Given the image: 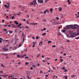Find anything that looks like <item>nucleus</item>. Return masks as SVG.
Returning a JSON list of instances; mask_svg holds the SVG:
<instances>
[{
  "mask_svg": "<svg viewBox=\"0 0 79 79\" xmlns=\"http://www.w3.org/2000/svg\"><path fill=\"white\" fill-rule=\"evenodd\" d=\"M42 43H43V42H40V44H41V45H42Z\"/></svg>",
  "mask_w": 79,
  "mask_h": 79,
  "instance_id": "53",
  "label": "nucleus"
},
{
  "mask_svg": "<svg viewBox=\"0 0 79 79\" xmlns=\"http://www.w3.org/2000/svg\"><path fill=\"white\" fill-rule=\"evenodd\" d=\"M1 66H2L3 68H4V66H3V64H1Z\"/></svg>",
  "mask_w": 79,
  "mask_h": 79,
  "instance_id": "43",
  "label": "nucleus"
},
{
  "mask_svg": "<svg viewBox=\"0 0 79 79\" xmlns=\"http://www.w3.org/2000/svg\"><path fill=\"white\" fill-rule=\"evenodd\" d=\"M17 55V57H18V58H19V56L20 55L19 54H18Z\"/></svg>",
  "mask_w": 79,
  "mask_h": 79,
  "instance_id": "40",
  "label": "nucleus"
},
{
  "mask_svg": "<svg viewBox=\"0 0 79 79\" xmlns=\"http://www.w3.org/2000/svg\"><path fill=\"white\" fill-rule=\"evenodd\" d=\"M27 79H31V77H29V75H28V73H27Z\"/></svg>",
  "mask_w": 79,
  "mask_h": 79,
  "instance_id": "14",
  "label": "nucleus"
},
{
  "mask_svg": "<svg viewBox=\"0 0 79 79\" xmlns=\"http://www.w3.org/2000/svg\"><path fill=\"white\" fill-rule=\"evenodd\" d=\"M33 2H31L30 3V5H31V6L33 5Z\"/></svg>",
  "mask_w": 79,
  "mask_h": 79,
  "instance_id": "16",
  "label": "nucleus"
},
{
  "mask_svg": "<svg viewBox=\"0 0 79 79\" xmlns=\"http://www.w3.org/2000/svg\"><path fill=\"white\" fill-rule=\"evenodd\" d=\"M4 21H5V20H2V23H3V22H4Z\"/></svg>",
  "mask_w": 79,
  "mask_h": 79,
  "instance_id": "59",
  "label": "nucleus"
},
{
  "mask_svg": "<svg viewBox=\"0 0 79 79\" xmlns=\"http://www.w3.org/2000/svg\"><path fill=\"white\" fill-rule=\"evenodd\" d=\"M25 28H26V29H27V28H29V27H25Z\"/></svg>",
  "mask_w": 79,
  "mask_h": 79,
  "instance_id": "51",
  "label": "nucleus"
},
{
  "mask_svg": "<svg viewBox=\"0 0 79 79\" xmlns=\"http://www.w3.org/2000/svg\"><path fill=\"white\" fill-rule=\"evenodd\" d=\"M29 64V63L28 62H26V64Z\"/></svg>",
  "mask_w": 79,
  "mask_h": 79,
  "instance_id": "42",
  "label": "nucleus"
},
{
  "mask_svg": "<svg viewBox=\"0 0 79 79\" xmlns=\"http://www.w3.org/2000/svg\"><path fill=\"white\" fill-rule=\"evenodd\" d=\"M56 19H57L58 20H59V18L58 17H56Z\"/></svg>",
  "mask_w": 79,
  "mask_h": 79,
  "instance_id": "44",
  "label": "nucleus"
},
{
  "mask_svg": "<svg viewBox=\"0 0 79 79\" xmlns=\"http://www.w3.org/2000/svg\"><path fill=\"white\" fill-rule=\"evenodd\" d=\"M51 42H52L50 41H48V44H50V43H51Z\"/></svg>",
  "mask_w": 79,
  "mask_h": 79,
  "instance_id": "24",
  "label": "nucleus"
},
{
  "mask_svg": "<svg viewBox=\"0 0 79 79\" xmlns=\"http://www.w3.org/2000/svg\"><path fill=\"white\" fill-rule=\"evenodd\" d=\"M67 2H68L69 4H71V2H69V0H68Z\"/></svg>",
  "mask_w": 79,
  "mask_h": 79,
  "instance_id": "15",
  "label": "nucleus"
},
{
  "mask_svg": "<svg viewBox=\"0 0 79 79\" xmlns=\"http://www.w3.org/2000/svg\"><path fill=\"white\" fill-rule=\"evenodd\" d=\"M56 46L55 45H53L52 46V47H56Z\"/></svg>",
  "mask_w": 79,
  "mask_h": 79,
  "instance_id": "54",
  "label": "nucleus"
},
{
  "mask_svg": "<svg viewBox=\"0 0 79 79\" xmlns=\"http://www.w3.org/2000/svg\"><path fill=\"white\" fill-rule=\"evenodd\" d=\"M3 31H6V29H3Z\"/></svg>",
  "mask_w": 79,
  "mask_h": 79,
  "instance_id": "57",
  "label": "nucleus"
},
{
  "mask_svg": "<svg viewBox=\"0 0 79 79\" xmlns=\"http://www.w3.org/2000/svg\"><path fill=\"white\" fill-rule=\"evenodd\" d=\"M75 76V75L72 76V77H72V78H73V77H74Z\"/></svg>",
  "mask_w": 79,
  "mask_h": 79,
  "instance_id": "39",
  "label": "nucleus"
},
{
  "mask_svg": "<svg viewBox=\"0 0 79 79\" xmlns=\"http://www.w3.org/2000/svg\"><path fill=\"white\" fill-rule=\"evenodd\" d=\"M75 36L74 35H71L70 36V38H73V37H74Z\"/></svg>",
  "mask_w": 79,
  "mask_h": 79,
  "instance_id": "6",
  "label": "nucleus"
},
{
  "mask_svg": "<svg viewBox=\"0 0 79 79\" xmlns=\"http://www.w3.org/2000/svg\"><path fill=\"white\" fill-rule=\"evenodd\" d=\"M44 31H46V29L45 28H44L43 29Z\"/></svg>",
  "mask_w": 79,
  "mask_h": 79,
  "instance_id": "50",
  "label": "nucleus"
},
{
  "mask_svg": "<svg viewBox=\"0 0 79 79\" xmlns=\"http://www.w3.org/2000/svg\"><path fill=\"white\" fill-rule=\"evenodd\" d=\"M16 48H16V47H15L14 48V50H16Z\"/></svg>",
  "mask_w": 79,
  "mask_h": 79,
  "instance_id": "31",
  "label": "nucleus"
},
{
  "mask_svg": "<svg viewBox=\"0 0 79 79\" xmlns=\"http://www.w3.org/2000/svg\"><path fill=\"white\" fill-rule=\"evenodd\" d=\"M53 9H50V11H51V12H52V11H53Z\"/></svg>",
  "mask_w": 79,
  "mask_h": 79,
  "instance_id": "41",
  "label": "nucleus"
},
{
  "mask_svg": "<svg viewBox=\"0 0 79 79\" xmlns=\"http://www.w3.org/2000/svg\"><path fill=\"white\" fill-rule=\"evenodd\" d=\"M60 60L61 63H62L63 61V60H62L61 59H60Z\"/></svg>",
  "mask_w": 79,
  "mask_h": 79,
  "instance_id": "20",
  "label": "nucleus"
},
{
  "mask_svg": "<svg viewBox=\"0 0 79 79\" xmlns=\"http://www.w3.org/2000/svg\"><path fill=\"white\" fill-rule=\"evenodd\" d=\"M9 33H10V34H12V33H13V31H10Z\"/></svg>",
  "mask_w": 79,
  "mask_h": 79,
  "instance_id": "21",
  "label": "nucleus"
},
{
  "mask_svg": "<svg viewBox=\"0 0 79 79\" xmlns=\"http://www.w3.org/2000/svg\"><path fill=\"white\" fill-rule=\"evenodd\" d=\"M38 2L40 3H44V1H43V0H38Z\"/></svg>",
  "mask_w": 79,
  "mask_h": 79,
  "instance_id": "2",
  "label": "nucleus"
},
{
  "mask_svg": "<svg viewBox=\"0 0 79 79\" xmlns=\"http://www.w3.org/2000/svg\"><path fill=\"white\" fill-rule=\"evenodd\" d=\"M68 71V69H65L64 71V72H66Z\"/></svg>",
  "mask_w": 79,
  "mask_h": 79,
  "instance_id": "32",
  "label": "nucleus"
},
{
  "mask_svg": "<svg viewBox=\"0 0 79 79\" xmlns=\"http://www.w3.org/2000/svg\"><path fill=\"white\" fill-rule=\"evenodd\" d=\"M4 6L6 8V7L7 6V5H4Z\"/></svg>",
  "mask_w": 79,
  "mask_h": 79,
  "instance_id": "33",
  "label": "nucleus"
},
{
  "mask_svg": "<svg viewBox=\"0 0 79 79\" xmlns=\"http://www.w3.org/2000/svg\"><path fill=\"white\" fill-rule=\"evenodd\" d=\"M33 4L34 5V6H35V4H37V2H36V1H34L33 2Z\"/></svg>",
  "mask_w": 79,
  "mask_h": 79,
  "instance_id": "4",
  "label": "nucleus"
},
{
  "mask_svg": "<svg viewBox=\"0 0 79 79\" xmlns=\"http://www.w3.org/2000/svg\"><path fill=\"white\" fill-rule=\"evenodd\" d=\"M14 18H15V16H13L12 17V19H13Z\"/></svg>",
  "mask_w": 79,
  "mask_h": 79,
  "instance_id": "38",
  "label": "nucleus"
},
{
  "mask_svg": "<svg viewBox=\"0 0 79 79\" xmlns=\"http://www.w3.org/2000/svg\"><path fill=\"white\" fill-rule=\"evenodd\" d=\"M24 58H27V59H29V57H25Z\"/></svg>",
  "mask_w": 79,
  "mask_h": 79,
  "instance_id": "34",
  "label": "nucleus"
},
{
  "mask_svg": "<svg viewBox=\"0 0 79 79\" xmlns=\"http://www.w3.org/2000/svg\"><path fill=\"white\" fill-rule=\"evenodd\" d=\"M48 75H46V77H48Z\"/></svg>",
  "mask_w": 79,
  "mask_h": 79,
  "instance_id": "64",
  "label": "nucleus"
},
{
  "mask_svg": "<svg viewBox=\"0 0 79 79\" xmlns=\"http://www.w3.org/2000/svg\"><path fill=\"white\" fill-rule=\"evenodd\" d=\"M17 15H19V16H20V14H16Z\"/></svg>",
  "mask_w": 79,
  "mask_h": 79,
  "instance_id": "52",
  "label": "nucleus"
},
{
  "mask_svg": "<svg viewBox=\"0 0 79 79\" xmlns=\"http://www.w3.org/2000/svg\"><path fill=\"white\" fill-rule=\"evenodd\" d=\"M40 56V55H39V54H38V56H37L36 59L37 60V58H39V56Z\"/></svg>",
  "mask_w": 79,
  "mask_h": 79,
  "instance_id": "26",
  "label": "nucleus"
},
{
  "mask_svg": "<svg viewBox=\"0 0 79 79\" xmlns=\"http://www.w3.org/2000/svg\"><path fill=\"white\" fill-rule=\"evenodd\" d=\"M63 55H64V56H66V53H64L63 54Z\"/></svg>",
  "mask_w": 79,
  "mask_h": 79,
  "instance_id": "47",
  "label": "nucleus"
},
{
  "mask_svg": "<svg viewBox=\"0 0 79 79\" xmlns=\"http://www.w3.org/2000/svg\"><path fill=\"white\" fill-rule=\"evenodd\" d=\"M61 10H62V8H61V7H59V11H61Z\"/></svg>",
  "mask_w": 79,
  "mask_h": 79,
  "instance_id": "12",
  "label": "nucleus"
},
{
  "mask_svg": "<svg viewBox=\"0 0 79 79\" xmlns=\"http://www.w3.org/2000/svg\"><path fill=\"white\" fill-rule=\"evenodd\" d=\"M18 25H19L20 26H21L22 25V24L20 23H19Z\"/></svg>",
  "mask_w": 79,
  "mask_h": 79,
  "instance_id": "37",
  "label": "nucleus"
},
{
  "mask_svg": "<svg viewBox=\"0 0 79 79\" xmlns=\"http://www.w3.org/2000/svg\"><path fill=\"white\" fill-rule=\"evenodd\" d=\"M17 26L18 27V28H19V27H20V26L19 25H17Z\"/></svg>",
  "mask_w": 79,
  "mask_h": 79,
  "instance_id": "36",
  "label": "nucleus"
},
{
  "mask_svg": "<svg viewBox=\"0 0 79 79\" xmlns=\"http://www.w3.org/2000/svg\"><path fill=\"white\" fill-rule=\"evenodd\" d=\"M37 65L38 66H39V65H40V64L38 63Z\"/></svg>",
  "mask_w": 79,
  "mask_h": 79,
  "instance_id": "45",
  "label": "nucleus"
},
{
  "mask_svg": "<svg viewBox=\"0 0 79 79\" xmlns=\"http://www.w3.org/2000/svg\"><path fill=\"white\" fill-rule=\"evenodd\" d=\"M32 66L33 67H34V68H36V67L35 66V65H32Z\"/></svg>",
  "mask_w": 79,
  "mask_h": 79,
  "instance_id": "18",
  "label": "nucleus"
},
{
  "mask_svg": "<svg viewBox=\"0 0 79 79\" xmlns=\"http://www.w3.org/2000/svg\"><path fill=\"white\" fill-rule=\"evenodd\" d=\"M58 35H60V33H58Z\"/></svg>",
  "mask_w": 79,
  "mask_h": 79,
  "instance_id": "58",
  "label": "nucleus"
},
{
  "mask_svg": "<svg viewBox=\"0 0 79 79\" xmlns=\"http://www.w3.org/2000/svg\"><path fill=\"white\" fill-rule=\"evenodd\" d=\"M24 38H23V42H24Z\"/></svg>",
  "mask_w": 79,
  "mask_h": 79,
  "instance_id": "46",
  "label": "nucleus"
},
{
  "mask_svg": "<svg viewBox=\"0 0 79 79\" xmlns=\"http://www.w3.org/2000/svg\"><path fill=\"white\" fill-rule=\"evenodd\" d=\"M17 38V36H16V35H15V38L16 39Z\"/></svg>",
  "mask_w": 79,
  "mask_h": 79,
  "instance_id": "23",
  "label": "nucleus"
},
{
  "mask_svg": "<svg viewBox=\"0 0 79 79\" xmlns=\"http://www.w3.org/2000/svg\"><path fill=\"white\" fill-rule=\"evenodd\" d=\"M36 39H39V37H36Z\"/></svg>",
  "mask_w": 79,
  "mask_h": 79,
  "instance_id": "22",
  "label": "nucleus"
},
{
  "mask_svg": "<svg viewBox=\"0 0 79 79\" xmlns=\"http://www.w3.org/2000/svg\"><path fill=\"white\" fill-rule=\"evenodd\" d=\"M76 29V27H72V29Z\"/></svg>",
  "mask_w": 79,
  "mask_h": 79,
  "instance_id": "10",
  "label": "nucleus"
},
{
  "mask_svg": "<svg viewBox=\"0 0 79 79\" xmlns=\"http://www.w3.org/2000/svg\"><path fill=\"white\" fill-rule=\"evenodd\" d=\"M9 6H10V5H8L7 6V7H6V8H8Z\"/></svg>",
  "mask_w": 79,
  "mask_h": 79,
  "instance_id": "25",
  "label": "nucleus"
},
{
  "mask_svg": "<svg viewBox=\"0 0 79 79\" xmlns=\"http://www.w3.org/2000/svg\"><path fill=\"white\" fill-rule=\"evenodd\" d=\"M65 68V67L64 66L63 68H61L62 69H64V68Z\"/></svg>",
  "mask_w": 79,
  "mask_h": 79,
  "instance_id": "49",
  "label": "nucleus"
},
{
  "mask_svg": "<svg viewBox=\"0 0 79 79\" xmlns=\"http://www.w3.org/2000/svg\"><path fill=\"white\" fill-rule=\"evenodd\" d=\"M23 58H24V56H26V54H25V55H23Z\"/></svg>",
  "mask_w": 79,
  "mask_h": 79,
  "instance_id": "28",
  "label": "nucleus"
},
{
  "mask_svg": "<svg viewBox=\"0 0 79 79\" xmlns=\"http://www.w3.org/2000/svg\"><path fill=\"white\" fill-rule=\"evenodd\" d=\"M65 27H66V30L69 29H70L73 27V26L72 25H66Z\"/></svg>",
  "mask_w": 79,
  "mask_h": 79,
  "instance_id": "1",
  "label": "nucleus"
},
{
  "mask_svg": "<svg viewBox=\"0 0 79 79\" xmlns=\"http://www.w3.org/2000/svg\"><path fill=\"white\" fill-rule=\"evenodd\" d=\"M30 68H31V70H33V68H32V67H30Z\"/></svg>",
  "mask_w": 79,
  "mask_h": 79,
  "instance_id": "35",
  "label": "nucleus"
},
{
  "mask_svg": "<svg viewBox=\"0 0 79 79\" xmlns=\"http://www.w3.org/2000/svg\"><path fill=\"white\" fill-rule=\"evenodd\" d=\"M23 56H19V58H23Z\"/></svg>",
  "mask_w": 79,
  "mask_h": 79,
  "instance_id": "17",
  "label": "nucleus"
},
{
  "mask_svg": "<svg viewBox=\"0 0 79 79\" xmlns=\"http://www.w3.org/2000/svg\"><path fill=\"white\" fill-rule=\"evenodd\" d=\"M24 33H23L22 34V36H24Z\"/></svg>",
  "mask_w": 79,
  "mask_h": 79,
  "instance_id": "61",
  "label": "nucleus"
},
{
  "mask_svg": "<svg viewBox=\"0 0 79 79\" xmlns=\"http://www.w3.org/2000/svg\"><path fill=\"white\" fill-rule=\"evenodd\" d=\"M77 35H79V32H78V33H77Z\"/></svg>",
  "mask_w": 79,
  "mask_h": 79,
  "instance_id": "60",
  "label": "nucleus"
},
{
  "mask_svg": "<svg viewBox=\"0 0 79 79\" xmlns=\"http://www.w3.org/2000/svg\"><path fill=\"white\" fill-rule=\"evenodd\" d=\"M61 31L63 32H64L66 31V30H61Z\"/></svg>",
  "mask_w": 79,
  "mask_h": 79,
  "instance_id": "11",
  "label": "nucleus"
},
{
  "mask_svg": "<svg viewBox=\"0 0 79 79\" xmlns=\"http://www.w3.org/2000/svg\"><path fill=\"white\" fill-rule=\"evenodd\" d=\"M45 34H46V33H44L43 34H42V35H45Z\"/></svg>",
  "mask_w": 79,
  "mask_h": 79,
  "instance_id": "29",
  "label": "nucleus"
},
{
  "mask_svg": "<svg viewBox=\"0 0 79 79\" xmlns=\"http://www.w3.org/2000/svg\"><path fill=\"white\" fill-rule=\"evenodd\" d=\"M69 33H71L70 34V35H71V33H73V31H69Z\"/></svg>",
  "mask_w": 79,
  "mask_h": 79,
  "instance_id": "9",
  "label": "nucleus"
},
{
  "mask_svg": "<svg viewBox=\"0 0 79 79\" xmlns=\"http://www.w3.org/2000/svg\"><path fill=\"white\" fill-rule=\"evenodd\" d=\"M47 20H46V19H44V20H42V22H45V21H46Z\"/></svg>",
  "mask_w": 79,
  "mask_h": 79,
  "instance_id": "19",
  "label": "nucleus"
},
{
  "mask_svg": "<svg viewBox=\"0 0 79 79\" xmlns=\"http://www.w3.org/2000/svg\"><path fill=\"white\" fill-rule=\"evenodd\" d=\"M32 24L33 25H35V24H36V25H37V23H32Z\"/></svg>",
  "mask_w": 79,
  "mask_h": 79,
  "instance_id": "13",
  "label": "nucleus"
},
{
  "mask_svg": "<svg viewBox=\"0 0 79 79\" xmlns=\"http://www.w3.org/2000/svg\"><path fill=\"white\" fill-rule=\"evenodd\" d=\"M32 39H34V37L32 36Z\"/></svg>",
  "mask_w": 79,
  "mask_h": 79,
  "instance_id": "62",
  "label": "nucleus"
},
{
  "mask_svg": "<svg viewBox=\"0 0 79 79\" xmlns=\"http://www.w3.org/2000/svg\"><path fill=\"white\" fill-rule=\"evenodd\" d=\"M42 58H44V56L43 55H42Z\"/></svg>",
  "mask_w": 79,
  "mask_h": 79,
  "instance_id": "56",
  "label": "nucleus"
},
{
  "mask_svg": "<svg viewBox=\"0 0 79 79\" xmlns=\"http://www.w3.org/2000/svg\"><path fill=\"white\" fill-rule=\"evenodd\" d=\"M12 27H15V28H16V27L15 26V25H14L13 24H11Z\"/></svg>",
  "mask_w": 79,
  "mask_h": 79,
  "instance_id": "8",
  "label": "nucleus"
},
{
  "mask_svg": "<svg viewBox=\"0 0 79 79\" xmlns=\"http://www.w3.org/2000/svg\"><path fill=\"white\" fill-rule=\"evenodd\" d=\"M64 77L65 79H68V78H67V76H65Z\"/></svg>",
  "mask_w": 79,
  "mask_h": 79,
  "instance_id": "30",
  "label": "nucleus"
},
{
  "mask_svg": "<svg viewBox=\"0 0 79 79\" xmlns=\"http://www.w3.org/2000/svg\"><path fill=\"white\" fill-rule=\"evenodd\" d=\"M18 64H21V62H19L18 63Z\"/></svg>",
  "mask_w": 79,
  "mask_h": 79,
  "instance_id": "63",
  "label": "nucleus"
},
{
  "mask_svg": "<svg viewBox=\"0 0 79 79\" xmlns=\"http://www.w3.org/2000/svg\"><path fill=\"white\" fill-rule=\"evenodd\" d=\"M63 29H66V27H64Z\"/></svg>",
  "mask_w": 79,
  "mask_h": 79,
  "instance_id": "48",
  "label": "nucleus"
},
{
  "mask_svg": "<svg viewBox=\"0 0 79 79\" xmlns=\"http://www.w3.org/2000/svg\"><path fill=\"white\" fill-rule=\"evenodd\" d=\"M46 11H48V13H49V10L48 9H46L44 11V14L45 15L46 13Z\"/></svg>",
  "mask_w": 79,
  "mask_h": 79,
  "instance_id": "3",
  "label": "nucleus"
},
{
  "mask_svg": "<svg viewBox=\"0 0 79 79\" xmlns=\"http://www.w3.org/2000/svg\"><path fill=\"white\" fill-rule=\"evenodd\" d=\"M11 48H12V47H9L10 49H11Z\"/></svg>",
  "mask_w": 79,
  "mask_h": 79,
  "instance_id": "55",
  "label": "nucleus"
},
{
  "mask_svg": "<svg viewBox=\"0 0 79 79\" xmlns=\"http://www.w3.org/2000/svg\"><path fill=\"white\" fill-rule=\"evenodd\" d=\"M14 23H15V24H16L17 25L19 24V23L18 22V21H14Z\"/></svg>",
  "mask_w": 79,
  "mask_h": 79,
  "instance_id": "5",
  "label": "nucleus"
},
{
  "mask_svg": "<svg viewBox=\"0 0 79 79\" xmlns=\"http://www.w3.org/2000/svg\"><path fill=\"white\" fill-rule=\"evenodd\" d=\"M75 39H76L77 40L79 39V36L77 37V38H75Z\"/></svg>",
  "mask_w": 79,
  "mask_h": 79,
  "instance_id": "27",
  "label": "nucleus"
},
{
  "mask_svg": "<svg viewBox=\"0 0 79 79\" xmlns=\"http://www.w3.org/2000/svg\"><path fill=\"white\" fill-rule=\"evenodd\" d=\"M22 45H23V44L20 43L19 44L18 47H20L21 46H22Z\"/></svg>",
  "mask_w": 79,
  "mask_h": 79,
  "instance_id": "7",
  "label": "nucleus"
}]
</instances>
